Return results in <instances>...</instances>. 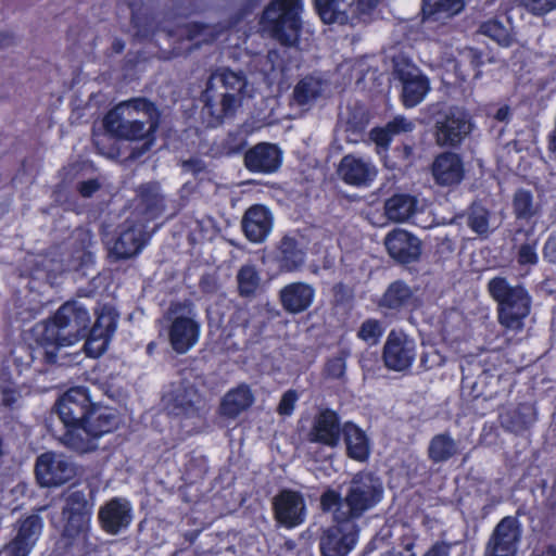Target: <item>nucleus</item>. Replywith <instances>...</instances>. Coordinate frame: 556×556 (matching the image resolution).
Instances as JSON below:
<instances>
[{
  "mask_svg": "<svg viewBox=\"0 0 556 556\" xmlns=\"http://www.w3.org/2000/svg\"><path fill=\"white\" fill-rule=\"evenodd\" d=\"M319 549L321 556L348 555V511L334 513V525L323 532Z\"/></svg>",
  "mask_w": 556,
  "mask_h": 556,
  "instance_id": "23",
  "label": "nucleus"
},
{
  "mask_svg": "<svg viewBox=\"0 0 556 556\" xmlns=\"http://www.w3.org/2000/svg\"><path fill=\"white\" fill-rule=\"evenodd\" d=\"M98 521L105 533L116 535L130 526L132 507L127 500L113 497L100 507Z\"/></svg>",
  "mask_w": 556,
  "mask_h": 556,
  "instance_id": "18",
  "label": "nucleus"
},
{
  "mask_svg": "<svg viewBox=\"0 0 556 556\" xmlns=\"http://www.w3.org/2000/svg\"><path fill=\"white\" fill-rule=\"evenodd\" d=\"M431 174L439 186L453 187L459 185L465 176L460 155L451 151L438 154L431 164Z\"/></svg>",
  "mask_w": 556,
  "mask_h": 556,
  "instance_id": "22",
  "label": "nucleus"
},
{
  "mask_svg": "<svg viewBox=\"0 0 556 556\" xmlns=\"http://www.w3.org/2000/svg\"><path fill=\"white\" fill-rule=\"evenodd\" d=\"M418 211V201L409 194H394L384 203V214L394 223L409 222Z\"/></svg>",
  "mask_w": 556,
  "mask_h": 556,
  "instance_id": "34",
  "label": "nucleus"
},
{
  "mask_svg": "<svg viewBox=\"0 0 556 556\" xmlns=\"http://www.w3.org/2000/svg\"><path fill=\"white\" fill-rule=\"evenodd\" d=\"M459 453L458 443L447 432L435 434L428 445V457L433 463H444Z\"/></svg>",
  "mask_w": 556,
  "mask_h": 556,
  "instance_id": "35",
  "label": "nucleus"
},
{
  "mask_svg": "<svg viewBox=\"0 0 556 556\" xmlns=\"http://www.w3.org/2000/svg\"><path fill=\"white\" fill-rule=\"evenodd\" d=\"M465 8L464 0H422V13L427 17H451Z\"/></svg>",
  "mask_w": 556,
  "mask_h": 556,
  "instance_id": "37",
  "label": "nucleus"
},
{
  "mask_svg": "<svg viewBox=\"0 0 556 556\" xmlns=\"http://www.w3.org/2000/svg\"><path fill=\"white\" fill-rule=\"evenodd\" d=\"M480 33L501 46H508L510 42L509 29L497 20H490L481 24Z\"/></svg>",
  "mask_w": 556,
  "mask_h": 556,
  "instance_id": "46",
  "label": "nucleus"
},
{
  "mask_svg": "<svg viewBox=\"0 0 556 556\" xmlns=\"http://www.w3.org/2000/svg\"><path fill=\"white\" fill-rule=\"evenodd\" d=\"M16 535L8 543L13 547H24L31 552L43 528L42 518L38 514H30L20 519Z\"/></svg>",
  "mask_w": 556,
  "mask_h": 556,
  "instance_id": "32",
  "label": "nucleus"
},
{
  "mask_svg": "<svg viewBox=\"0 0 556 556\" xmlns=\"http://www.w3.org/2000/svg\"><path fill=\"white\" fill-rule=\"evenodd\" d=\"M522 5L534 15H544L556 9V0H522Z\"/></svg>",
  "mask_w": 556,
  "mask_h": 556,
  "instance_id": "50",
  "label": "nucleus"
},
{
  "mask_svg": "<svg viewBox=\"0 0 556 556\" xmlns=\"http://www.w3.org/2000/svg\"><path fill=\"white\" fill-rule=\"evenodd\" d=\"M384 244L390 256L401 264L414 263L421 254V241L402 229L390 232Z\"/></svg>",
  "mask_w": 556,
  "mask_h": 556,
  "instance_id": "24",
  "label": "nucleus"
},
{
  "mask_svg": "<svg viewBox=\"0 0 556 556\" xmlns=\"http://www.w3.org/2000/svg\"><path fill=\"white\" fill-rule=\"evenodd\" d=\"M345 0H315L316 9L325 23H345L344 7Z\"/></svg>",
  "mask_w": 556,
  "mask_h": 556,
  "instance_id": "42",
  "label": "nucleus"
},
{
  "mask_svg": "<svg viewBox=\"0 0 556 556\" xmlns=\"http://www.w3.org/2000/svg\"><path fill=\"white\" fill-rule=\"evenodd\" d=\"M451 544L438 542L433 544L422 556H450Z\"/></svg>",
  "mask_w": 556,
  "mask_h": 556,
  "instance_id": "56",
  "label": "nucleus"
},
{
  "mask_svg": "<svg viewBox=\"0 0 556 556\" xmlns=\"http://www.w3.org/2000/svg\"><path fill=\"white\" fill-rule=\"evenodd\" d=\"M273 260L281 273L299 271L305 265L306 251L296 238L286 235L278 241Z\"/></svg>",
  "mask_w": 556,
  "mask_h": 556,
  "instance_id": "25",
  "label": "nucleus"
},
{
  "mask_svg": "<svg viewBox=\"0 0 556 556\" xmlns=\"http://www.w3.org/2000/svg\"><path fill=\"white\" fill-rule=\"evenodd\" d=\"M417 355L414 338L401 330H391L384 342L382 359L386 367L397 372H406Z\"/></svg>",
  "mask_w": 556,
  "mask_h": 556,
  "instance_id": "12",
  "label": "nucleus"
},
{
  "mask_svg": "<svg viewBox=\"0 0 556 556\" xmlns=\"http://www.w3.org/2000/svg\"><path fill=\"white\" fill-rule=\"evenodd\" d=\"M249 130L244 125L229 130L220 142V152L227 156L241 153L248 146Z\"/></svg>",
  "mask_w": 556,
  "mask_h": 556,
  "instance_id": "39",
  "label": "nucleus"
},
{
  "mask_svg": "<svg viewBox=\"0 0 556 556\" xmlns=\"http://www.w3.org/2000/svg\"><path fill=\"white\" fill-rule=\"evenodd\" d=\"M160 123L159 108L144 97L123 101L109 110L103 117V128L112 138L143 141L140 153H131L134 159L152 148Z\"/></svg>",
  "mask_w": 556,
  "mask_h": 556,
  "instance_id": "3",
  "label": "nucleus"
},
{
  "mask_svg": "<svg viewBox=\"0 0 556 556\" xmlns=\"http://www.w3.org/2000/svg\"><path fill=\"white\" fill-rule=\"evenodd\" d=\"M273 515L276 522L286 529L301 526L306 518V503L300 491L280 490L273 498Z\"/></svg>",
  "mask_w": 556,
  "mask_h": 556,
  "instance_id": "14",
  "label": "nucleus"
},
{
  "mask_svg": "<svg viewBox=\"0 0 556 556\" xmlns=\"http://www.w3.org/2000/svg\"><path fill=\"white\" fill-rule=\"evenodd\" d=\"M413 301V291L403 281H395L389 286L380 300V306L399 311L408 306Z\"/></svg>",
  "mask_w": 556,
  "mask_h": 556,
  "instance_id": "36",
  "label": "nucleus"
},
{
  "mask_svg": "<svg viewBox=\"0 0 556 556\" xmlns=\"http://www.w3.org/2000/svg\"><path fill=\"white\" fill-rule=\"evenodd\" d=\"M296 400L298 394L294 390H288L285 392L278 405L279 414L290 415L294 408Z\"/></svg>",
  "mask_w": 556,
  "mask_h": 556,
  "instance_id": "53",
  "label": "nucleus"
},
{
  "mask_svg": "<svg viewBox=\"0 0 556 556\" xmlns=\"http://www.w3.org/2000/svg\"><path fill=\"white\" fill-rule=\"evenodd\" d=\"M247 72H211L205 90L201 94L202 114L208 127H218L226 118L236 115L243 100L253 99L260 88L251 81Z\"/></svg>",
  "mask_w": 556,
  "mask_h": 556,
  "instance_id": "4",
  "label": "nucleus"
},
{
  "mask_svg": "<svg viewBox=\"0 0 556 556\" xmlns=\"http://www.w3.org/2000/svg\"><path fill=\"white\" fill-rule=\"evenodd\" d=\"M514 213L517 218L530 219L538 211V205L533 202V195L528 190H518L513 201Z\"/></svg>",
  "mask_w": 556,
  "mask_h": 556,
  "instance_id": "44",
  "label": "nucleus"
},
{
  "mask_svg": "<svg viewBox=\"0 0 556 556\" xmlns=\"http://www.w3.org/2000/svg\"><path fill=\"white\" fill-rule=\"evenodd\" d=\"M543 256L549 263H556V232L552 233L546 240Z\"/></svg>",
  "mask_w": 556,
  "mask_h": 556,
  "instance_id": "54",
  "label": "nucleus"
},
{
  "mask_svg": "<svg viewBox=\"0 0 556 556\" xmlns=\"http://www.w3.org/2000/svg\"><path fill=\"white\" fill-rule=\"evenodd\" d=\"M130 201V214L128 217L149 227L151 222L162 217L166 211V197L156 181L140 184Z\"/></svg>",
  "mask_w": 556,
  "mask_h": 556,
  "instance_id": "10",
  "label": "nucleus"
},
{
  "mask_svg": "<svg viewBox=\"0 0 556 556\" xmlns=\"http://www.w3.org/2000/svg\"><path fill=\"white\" fill-rule=\"evenodd\" d=\"M346 357L348 351L341 350L337 356L330 357L327 359L323 374L327 379H338L341 378L346 368Z\"/></svg>",
  "mask_w": 556,
  "mask_h": 556,
  "instance_id": "47",
  "label": "nucleus"
},
{
  "mask_svg": "<svg viewBox=\"0 0 556 556\" xmlns=\"http://www.w3.org/2000/svg\"><path fill=\"white\" fill-rule=\"evenodd\" d=\"M4 556H28L29 552H26L24 547H13L9 544L4 547Z\"/></svg>",
  "mask_w": 556,
  "mask_h": 556,
  "instance_id": "59",
  "label": "nucleus"
},
{
  "mask_svg": "<svg viewBox=\"0 0 556 556\" xmlns=\"http://www.w3.org/2000/svg\"><path fill=\"white\" fill-rule=\"evenodd\" d=\"M163 401L167 415L177 419L181 428L189 427L187 433L195 432L208 413L205 396L194 384L187 381L175 386Z\"/></svg>",
  "mask_w": 556,
  "mask_h": 556,
  "instance_id": "7",
  "label": "nucleus"
},
{
  "mask_svg": "<svg viewBox=\"0 0 556 556\" xmlns=\"http://www.w3.org/2000/svg\"><path fill=\"white\" fill-rule=\"evenodd\" d=\"M338 176L340 177V179L348 184V155H344L340 162H339V165H338Z\"/></svg>",
  "mask_w": 556,
  "mask_h": 556,
  "instance_id": "58",
  "label": "nucleus"
},
{
  "mask_svg": "<svg viewBox=\"0 0 556 556\" xmlns=\"http://www.w3.org/2000/svg\"><path fill=\"white\" fill-rule=\"evenodd\" d=\"M536 420V413L530 404H519L515 408H507L500 415L501 426L515 434H522Z\"/></svg>",
  "mask_w": 556,
  "mask_h": 556,
  "instance_id": "30",
  "label": "nucleus"
},
{
  "mask_svg": "<svg viewBox=\"0 0 556 556\" xmlns=\"http://www.w3.org/2000/svg\"><path fill=\"white\" fill-rule=\"evenodd\" d=\"M470 54H471V55H472V58L475 59V61H473V65H475V66H477V67H478V66H484V65H485L484 60H482L481 55H478V54L476 53V51L470 50Z\"/></svg>",
  "mask_w": 556,
  "mask_h": 556,
  "instance_id": "63",
  "label": "nucleus"
},
{
  "mask_svg": "<svg viewBox=\"0 0 556 556\" xmlns=\"http://www.w3.org/2000/svg\"><path fill=\"white\" fill-rule=\"evenodd\" d=\"M488 291L497 304V320L507 331L519 332L531 311L532 299L521 285H511L505 277H494Z\"/></svg>",
  "mask_w": 556,
  "mask_h": 556,
  "instance_id": "6",
  "label": "nucleus"
},
{
  "mask_svg": "<svg viewBox=\"0 0 556 556\" xmlns=\"http://www.w3.org/2000/svg\"><path fill=\"white\" fill-rule=\"evenodd\" d=\"M119 315L103 306L91 325L88 308L77 300L65 301L48 318L36 323L31 329L36 343L43 349V359L53 365L61 348L71 346L85 339L84 350L90 357H99L109 348L116 331Z\"/></svg>",
  "mask_w": 556,
  "mask_h": 556,
  "instance_id": "1",
  "label": "nucleus"
},
{
  "mask_svg": "<svg viewBox=\"0 0 556 556\" xmlns=\"http://www.w3.org/2000/svg\"><path fill=\"white\" fill-rule=\"evenodd\" d=\"M539 556H556V546H547Z\"/></svg>",
  "mask_w": 556,
  "mask_h": 556,
  "instance_id": "64",
  "label": "nucleus"
},
{
  "mask_svg": "<svg viewBox=\"0 0 556 556\" xmlns=\"http://www.w3.org/2000/svg\"><path fill=\"white\" fill-rule=\"evenodd\" d=\"M299 0H274L262 17L263 29L286 46L296 43L300 31Z\"/></svg>",
  "mask_w": 556,
  "mask_h": 556,
  "instance_id": "9",
  "label": "nucleus"
},
{
  "mask_svg": "<svg viewBox=\"0 0 556 556\" xmlns=\"http://www.w3.org/2000/svg\"><path fill=\"white\" fill-rule=\"evenodd\" d=\"M378 1L379 0H355V4L361 14L365 16L377 5ZM363 21L366 22V17H363Z\"/></svg>",
  "mask_w": 556,
  "mask_h": 556,
  "instance_id": "57",
  "label": "nucleus"
},
{
  "mask_svg": "<svg viewBox=\"0 0 556 556\" xmlns=\"http://www.w3.org/2000/svg\"><path fill=\"white\" fill-rule=\"evenodd\" d=\"M315 289L303 281L286 285L279 291V302L285 312L296 315L307 311L314 302Z\"/></svg>",
  "mask_w": 556,
  "mask_h": 556,
  "instance_id": "26",
  "label": "nucleus"
},
{
  "mask_svg": "<svg viewBox=\"0 0 556 556\" xmlns=\"http://www.w3.org/2000/svg\"><path fill=\"white\" fill-rule=\"evenodd\" d=\"M274 217L264 204H253L243 214L241 228L252 243H262L271 232Z\"/></svg>",
  "mask_w": 556,
  "mask_h": 556,
  "instance_id": "20",
  "label": "nucleus"
},
{
  "mask_svg": "<svg viewBox=\"0 0 556 556\" xmlns=\"http://www.w3.org/2000/svg\"><path fill=\"white\" fill-rule=\"evenodd\" d=\"M208 470L207 458L204 455L190 452L186 455L184 476L186 481L195 483L203 479Z\"/></svg>",
  "mask_w": 556,
  "mask_h": 556,
  "instance_id": "40",
  "label": "nucleus"
},
{
  "mask_svg": "<svg viewBox=\"0 0 556 556\" xmlns=\"http://www.w3.org/2000/svg\"><path fill=\"white\" fill-rule=\"evenodd\" d=\"M150 238L151 235L146 225L127 217L118 226V233L111 249V254L116 261L132 258L143 250Z\"/></svg>",
  "mask_w": 556,
  "mask_h": 556,
  "instance_id": "13",
  "label": "nucleus"
},
{
  "mask_svg": "<svg viewBox=\"0 0 556 556\" xmlns=\"http://www.w3.org/2000/svg\"><path fill=\"white\" fill-rule=\"evenodd\" d=\"M243 163L251 173L273 174L282 164V151L275 143L258 142L244 152Z\"/></svg>",
  "mask_w": 556,
  "mask_h": 556,
  "instance_id": "19",
  "label": "nucleus"
},
{
  "mask_svg": "<svg viewBox=\"0 0 556 556\" xmlns=\"http://www.w3.org/2000/svg\"><path fill=\"white\" fill-rule=\"evenodd\" d=\"M382 486L371 473H357L350 486V518L358 517L374 506L381 496Z\"/></svg>",
  "mask_w": 556,
  "mask_h": 556,
  "instance_id": "16",
  "label": "nucleus"
},
{
  "mask_svg": "<svg viewBox=\"0 0 556 556\" xmlns=\"http://www.w3.org/2000/svg\"><path fill=\"white\" fill-rule=\"evenodd\" d=\"M513 247L517 248V262L519 265H535L539 261L536 253L538 238L534 229L519 227L511 236Z\"/></svg>",
  "mask_w": 556,
  "mask_h": 556,
  "instance_id": "31",
  "label": "nucleus"
},
{
  "mask_svg": "<svg viewBox=\"0 0 556 556\" xmlns=\"http://www.w3.org/2000/svg\"><path fill=\"white\" fill-rule=\"evenodd\" d=\"M102 187V184L99 178H90L87 180H81L76 184V191L78 194L85 199L91 198L94 193H97Z\"/></svg>",
  "mask_w": 556,
  "mask_h": 556,
  "instance_id": "51",
  "label": "nucleus"
},
{
  "mask_svg": "<svg viewBox=\"0 0 556 556\" xmlns=\"http://www.w3.org/2000/svg\"><path fill=\"white\" fill-rule=\"evenodd\" d=\"M200 324L189 316L175 317L168 327V341L177 354L190 351L199 341Z\"/></svg>",
  "mask_w": 556,
  "mask_h": 556,
  "instance_id": "21",
  "label": "nucleus"
},
{
  "mask_svg": "<svg viewBox=\"0 0 556 556\" xmlns=\"http://www.w3.org/2000/svg\"><path fill=\"white\" fill-rule=\"evenodd\" d=\"M357 336L368 344H376L382 336V327L378 320L368 319L362 324Z\"/></svg>",
  "mask_w": 556,
  "mask_h": 556,
  "instance_id": "48",
  "label": "nucleus"
},
{
  "mask_svg": "<svg viewBox=\"0 0 556 556\" xmlns=\"http://www.w3.org/2000/svg\"><path fill=\"white\" fill-rule=\"evenodd\" d=\"M438 250L441 253H452L454 251V242L450 238L445 237L439 243Z\"/></svg>",
  "mask_w": 556,
  "mask_h": 556,
  "instance_id": "60",
  "label": "nucleus"
},
{
  "mask_svg": "<svg viewBox=\"0 0 556 556\" xmlns=\"http://www.w3.org/2000/svg\"><path fill=\"white\" fill-rule=\"evenodd\" d=\"M402 83V101L407 109L418 105L430 90L429 79L421 72H397Z\"/></svg>",
  "mask_w": 556,
  "mask_h": 556,
  "instance_id": "28",
  "label": "nucleus"
},
{
  "mask_svg": "<svg viewBox=\"0 0 556 556\" xmlns=\"http://www.w3.org/2000/svg\"><path fill=\"white\" fill-rule=\"evenodd\" d=\"M444 364V357L434 349L425 351L420 356V366L425 370L440 367Z\"/></svg>",
  "mask_w": 556,
  "mask_h": 556,
  "instance_id": "52",
  "label": "nucleus"
},
{
  "mask_svg": "<svg viewBox=\"0 0 556 556\" xmlns=\"http://www.w3.org/2000/svg\"><path fill=\"white\" fill-rule=\"evenodd\" d=\"M509 116V108L508 106H502L496 111L495 118L500 122L507 121Z\"/></svg>",
  "mask_w": 556,
  "mask_h": 556,
  "instance_id": "62",
  "label": "nucleus"
},
{
  "mask_svg": "<svg viewBox=\"0 0 556 556\" xmlns=\"http://www.w3.org/2000/svg\"><path fill=\"white\" fill-rule=\"evenodd\" d=\"M377 174L376 167L362 159L350 160V185L367 186Z\"/></svg>",
  "mask_w": 556,
  "mask_h": 556,
  "instance_id": "41",
  "label": "nucleus"
},
{
  "mask_svg": "<svg viewBox=\"0 0 556 556\" xmlns=\"http://www.w3.org/2000/svg\"><path fill=\"white\" fill-rule=\"evenodd\" d=\"M370 454V440L359 427L350 421V458L366 462Z\"/></svg>",
  "mask_w": 556,
  "mask_h": 556,
  "instance_id": "38",
  "label": "nucleus"
},
{
  "mask_svg": "<svg viewBox=\"0 0 556 556\" xmlns=\"http://www.w3.org/2000/svg\"><path fill=\"white\" fill-rule=\"evenodd\" d=\"M416 129L414 119L404 115H396L383 127H375L370 130L369 137L378 147L388 149L395 136L413 132Z\"/></svg>",
  "mask_w": 556,
  "mask_h": 556,
  "instance_id": "29",
  "label": "nucleus"
},
{
  "mask_svg": "<svg viewBox=\"0 0 556 556\" xmlns=\"http://www.w3.org/2000/svg\"><path fill=\"white\" fill-rule=\"evenodd\" d=\"M520 536L519 521L510 516L503 518L489 540L484 556H516Z\"/></svg>",
  "mask_w": 556,
  "mask_h": 556,
  "instance_id": "17",
  "label": "nucleus"
},
{
  "mask_svg": "<svg viewBox=\"0 0 556 556\" xmlns=\"http://www.w3.org/2000/svg\"><path fill=\"white\" fill-rule=\"evenodd\" d=\"M333 292H334L336 302L337 303L343 302L346 290H345V286L342 282H340L333 287Z\"/></svg>",
  "mask_w": 556,
  "mask_h": 556,
  "instance_id": "61",
  "label": "nucleus"
},
{
  "mask_svg": "<svg viewBox=\"0 0 556 556\" xmlns=\"http://www.w3.org/2000/svg\"><path fill=\"white\" fill-rule=\"evenodd\" d=\"M238 289L239 293L243 296L253 295L258 288L260 277L258 273L253 266L245 265L239 269L238 273Z\"/></svg>",
  "mask_w": 556,
  "mask_h": 556,
  "instance_id": "45",
  "label": "nucleus"
},
{
  "mask_svg": "<svg viewBox=\"0 0 556 556\" xmlns=\"http://www.w3.org/2000/svg\"><path fill=\"white\" fill-rule=\"evenodd\" d=\"M93 502L84 490H75L64 500L62 507L61 539L64 546L83 555L90 551L91 518Z\"/></svg>",
  "mask_w": 556,
  "mask_h": 556,
  "instance_id": "5",
  "label": "nucleus"
},
{
  "mask_svg": "<svg viewBox=\"0 0 556 556\" xmlns=\"http://www.w3.org/2000/svg\"><path fill=\"white\" fill-rule=\"evenodd\" d=\"M35 476L40 486L58 488L76 476V467L64 455L46 452L36 459Z\"/></svg>",
  "mask_w": 556,
  "mask_h": 556,
  "instance_id": "11",
  "label": "nucleus"
},
{
  "mask_svg": "<svg viewBox=\"0 0 556 556\" xmlns=\"http://www.w3.org/2000/svg\"><path fill=\"white\" fill-rule=\"evenodd\" d=\"M253 403V395L248 386H240L228 391L222 399L219 414L227 418H236Z\"/></svg>",
  "mask_w": 556,
  "mask_h": 556,
  "instance_id": "33",
  "label": "nucleus"
},
{
  "mask_svg": "<svg viewBox=\"0 0 556 556\" xmlns=\"http://www.w3.org/2000/svg\"><path fill=\"white\" fill-rule=\"evenodd\" d=\"M389 56L392 59L393 70H408L412 66L409 59L397 50H394Z\"/></svg>",
  "mask_w": 556,
  "mask_h": 556,
  "instance_id": "55",
  "label": "nucleus"
},
{
  "mask_svg": "<svg viewBox=\"0 0 556 556\" xmlns=\"http://www.w3.org/2000/svg\"><path fill=\"white\" fill-rule=\"evenodd\" d=\"M343 500L334 490L328 489L320 496V508L323 511H343Z\"/></svg>",
  "mask_w": 556,
  "mask_h": 556,
  "instance_id": "49",
  "label": "nucleus"
},
{
  "mask_svg": "<svg viewBox=\"0 0 556 556\" xmlns=\"http://www.w3.org/2000/svg\"><path fill=\"white\" fill-rule=\"evenodd\" d=\"M330 91L331 84L328 79L315 75V72L307 73L294 85L289 97V106L308 111Z\"/></svg>",
  "mask_w": 556,
  "mask_h": 556,
  "instance_id": "15",
  "label": "nucleus"
},
{
  "mask_svg": "<svg viewBox=\"0 0 556 556\" xmlns=\"http://www.w3.org/2000/svg\"><path fill=\"white\" fill-rule=\"evenodd\" d=\"M53 410L64 426L63 444L79 454L98 448V440L118 429V414L92 401L87 387L67 389L56 400Z\"/></svg>",
  "mask_w": 556,
  "mask_h": 556,
  "instance_id": "2",
  "label": "nucleus"
},
{
  "mask_svg": "<svg viewBox=\"0 0 556 556\" xmlns=\"http://www.w3.org/2000/svg\"><path fill=\"white\" fill-rule=\"evenodd\" d=\"M339 415L329 408L321 410L314 419L308 432V441L328 446H336L340 440Z\"/></svg>",
  "mask_w": 556,
  "mask_h": 556,
  "instance_id": "27",
  "label": "nucleus"
},
{
  "mask_svg": "<svg viewBox=\"0 0 556 556\" xmlns=\"http://www.w3.org/2000/svg\"><path fill=\"white\" fill-rule=\"evenodd\" d=\"M490 212L480 203H472L467 213V225L478 235H486L490 229Z\"/></svg>",
  "mask_w": 556,
  "mask_h": 556,
  "instance_id": "43",
  "label": "nucleus"
},
{
  "mask_svg": "<svg viewBox=\"0 0 556 556\" xmlns=\"http://www.w3.org/2000/svg\"><path fill=\"white\" fill-rule=\"evenodd\" d=\"M428 110L433 118L434 142L441 148L460 146L473 129L472 118L463 106L434 103Z\"/></svg>",
  "mask_w": 556,
  "mask_h": 556,
  "instance_id": "8",
  "label": "nucleus"
}]
</instances>
